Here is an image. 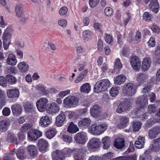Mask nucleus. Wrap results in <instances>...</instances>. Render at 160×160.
Segmentation results:
<instances>
[{"instance_id":"f257e3e1","label":"nucleus","mask_w":160,"mask_h":160,"mask_svg":"<svg viewBox=\"0 0 160 160\" xmlns=\"http://www.w3.org/2000/svg\"><path fill=\"white\" fill-rule=\"evenodd\" d=\"M108 125L106 123L92 124L89 128V132L92 135H99L103 133L107 129Z\"/></svg>"},{"instance_id":"f03ea898","label":"nucleus","mask_w":160,"mask_h":160,"mask_svg":"<svg viewBox=\"0 0 160 160\" xmlns=\"http://www.w3.org/2000/svg\"><path fill=\"white\" fill-rule=\"evenodd\" d=\"M110 84L107 79L101 80L98 82L94 87V91L97 93L103 92L107 89Z\"/></svg>"},{"instance_id":"7ed1b4c3","label":"nucleus","mask_w":160,"mask_h":160,"mask_svg":"<svg viewBox=\"0 0 160 160\" xmlns=\"http://www.w3.org/2000/svg\"><path fill=\"white\" fill-rule=\"evenodd\" d=\"M122 91L124 95L127 96H132L135 94L137 88L132 83H125L123 86Z\"/></svg>"},{"instance_id":"20e7f679","label":"nucleus","mask_w":160,"mask_h":160,"mask_svg":"<svg viewBox=\"0 0 160 160\" xmlns=\"http://www.w3.org/2000/svg\"><path fill=\"white\" fill-rule=\"evenodd\" d=\"M131 105V102L129 100H124L118 105L116 111L118 113L125 112L130 109Z\"/></svg>"},{"instance_id":"39448f33","label":"nucleus","mask_w":160,"mask_h":160,"mask_svg":"<svg viewBox=\"0 0 160 160\" xmlns=\"http://www.w3.org/2000/svg\"><path fill=\"white\" fill-rule=\"evenodd\" d=\"M79 102V99L74 96L67 97L63 101L64 104L69 107H74L78 105Z\"/></svg>"},{"instance_id":"423d86ee","label":"nucleus","mask_w":160,"mask_h":160,"mask_svg":"<svg viewBox=\"0 0 160 160\" xmlns=\"http://www.w3.org/2000/svg\"><path fill=\"white\" fill-rule=\"evenodd\" d=\"M74 140L77 143L84 144L88 140L87 134L84 132H78L75 135Z\"/></svg>"},{"instance_id":"0eeeda50","label":"nucleus","mask_w":160,"mask_h":160,"mask_svg":"<svg viewBox=\"0 0 160 160\" xmlns=\"http://www.w3.org/2000/svg\"><path fill=\"white\" fill-rule=\"evenodd\" d=\"M47 98H42L38 99L36 102V106L38 111L43 112L46 109L48 102Z\"/></svg>"},{"instance_id":"6e6552de","label":"nucleus","mask_w":160,"mask_h":160,"mask_svg":"<svg viewBox=\"0 0 160 160\" xmlns=\"http://www.w3.org/2000/svg\"><path fill=\"white\" fill-rule=\"evenodd\" d=\"M42 135V132L39 130H30L28 132V138L31 141H36Z\"/></svg>"},{"instance_id":"1a4fd4ad","label":"nucleus","mask_w":160,"mask_h":160,"mask_svg":"<svg viewBox=\"0 0 160 160\" xmlns=\"http://www.w3.org/2000/svg\"><path fill=\"white\" fill-rule=\"evenodd\" d=\"M148 103L147 97L145 95L139 97L136 100V104L139 108H143L146 107Z\"/></svg>"},{"instance_id":"9d476101","label":"nucleus","mask_w":160,"mask_h":160,"mask_svg":"<svg viewBox=\"0 0 160 160\" xmlns=\"http://www.w3.org/2000/svg\"><path fill=\"white\" fill-rule=\"evenodd\" d=\"M48 143L45 139L41 138L38 142V146L39 151L42 152H45L48 147Z\"/></svg>"},{"instance_id":"9b49d317","label":"nucleus","mask_w":160,"mask_h":160,"mask_svg":"<svg viewBox=\"0 0 160 160\" xmlns=\"http://www.w3.org/2000/svg\"><path fill=\"white\" fill-rule=\"evenodd\" d=\"M130 63L134 69L138 71L140 69L141 66V62L137 57H132L130 60Z\"/></svg>"},{"instance_id":"f8f14e48","label":"nucleus","mask_w":160,"mask_h":160,"mask_svg":"<svg viewBox=\"0 0 160 160\" xmlns=\"http://www.w3.org/2000/svg\"><path fill=\"white\" fill-rule=\"evenodd\" d=\"M100 142L99 139L93 138L91 139L88 142L87 146L90 149H97L99 148Z\"/></svg>"},{"instance_id":"ddd939ff","label":"nucleus","mask_w":160,"mask_h":160,"mask_svg":"<svg viewBox=\"0 0 160 160\" xmlns=\"http://www.w3.org/2000/svg\"><path fill=\"white\" fill-rule=\"evenodd\" d=\"M7 96L9 98H18L19 96V91L17 88H13L8 89L7 91Z\"/></svg>"},{"instance_id":"4468645a","label":"nucleus","mask_w":160,"mask_h":160,"mask_svg":"<svg viewBox=\"0 0 160 160\" xmlns=\"http://www.w3.org/2000/svg\"><path fill=\"white\" fill-rule=\"evenodd\" d=\"M91 120L89 118H85L78 121V126L81 128H86L91 124Z\"/></svg>"},{"instance_id":"2eb2a0df","label":"nucleus","mask_w":160,"mask_h":160,"mask_svg":"<svg viewBox=\"0 0 160 160\" xmlns=\"http://www.w3.org/2000/svg\"><path fill=\"white\" fill-rule=\"evenodd\" d=\"M66 119L64 113L61 112L56 118L55 123L56 126L58 127L62 126L65 122Z\"/></svg>"},{"instance_id":"dca6fc26","label":"nucleus","mask_w":160,"mask_h":160,"mask_svg":"<svg viewBox=\"0 0 160 160\" xmlns=\"http://www.w3.org/2000/svg\"><path fill=\"white\" fill-rule=\"evenodd\" d=\"M52 157L53 160H63L64 155L62 150H57L52 153Z\"/></svg>"},{"instance_id":"f3484780","label":"nucleus","mask_w":160,"mask_h":160,"mask_svg":"<svg viewBox=\"0 0 160 160\" xmlns=\"http://www.w3.org/2000/svg\"><path fill=\"white\" fill-rule=\"evenodd\" d=\"M114 146L118 149H121L125 146V140L123 138H119L115 139L113 144Z\"/></svg>"},{"instance_id":"a211bd4d","label":"nucleus","mask_w":160,"mask_h":160,"mask_svg":"<svg viewBox=\"0 0 160 160\" xmlns=\"http://www.w3.org/2000/svg\"><path fill=\"white\" fill-rule=\"evenodd\" d=\"M152 61L149 57L145 58L142 61L141 68L143 71H147L150 67Z\"/></svg>"},{"instance_id":"6ab92c4d","label":"nucleus","mask_w":160,"mask_h":160,"mask_svg":"<svg viewBox=\"0 0 160 160\" xmlns=\"http://www.w3.org/2000/svg\"><path fill=\"white\" fill-rule=\"evenodd\" d=\"M51 122L50 118L47 116H45L41 117L39 121V124L42 127H46L48 126Z\"/></svg>"},{"instance_id":"aec40b11","label":"nucleus","mask_w":160,"mask_h":160,"mask_svg":"<svg viewBox=\"0 0 160 160\" xmlns=\"http://www.w3.org/2000/svg\"><path fill=\"white\" fill-rule=\"evenodd\" d=\"M11 109L13 114L16 116L20 114L22 111L21 105L19 104H15L12 105Z\"/></svg>"},{"instance_id":"412c9836","label":"nucleus","mask_w":160,"mask_h":160,"mask_svg":"<svg viewBox=\"0 0 160 160\" xmlns=\"http://www.w3.org/2000/svg\"><path fill=\"white\" fill-rule=\"evenodd\" d=\"M17 67L19 70L22 73H24L28 71L29 69V65L25 61L19 62Z\"/></svg>"},{"instance_id":"4be33fe9","label":"nucleus","mask_w":160,"mask_h":160,"mask_svg":"<svg viewBox=\"0 0 160 160\" xmlns=\"http://www.w3.org/2000/svg\"><path fill=\"white\" fill-rule=\"evenodd\" d=\"M160 133V128L156 127L149 130L148 132V136L151 139L155 138Z\"/></svg>"},{"instance_id":"5701e85b","label":"nucleus","mask_w":160,"mask_h":160,"mask_svg":"<svg viewBox=\"0 0 160 160\" xmlns=\"http://www.w3.org/2000/svg\"><path fill=\"white\" fill-rule=\"evenodd\" d=\"M149 7L155 13L158 12L159 8L158 0H151L149 5Z\"/></svg>"},{"instance_id":"b1692460","label":"nucleus","mask_w":160,"mask_h":160,"mask_svg":"<svg viewBox=\"0 0 160 160\" xmlns=\"http://www.w3.org/2000/svg\"><path fill=\"white\" fill-rule=\"evenodd\" d=\"M129 121V118L127 116H121L119 119V123L118 125V127L120 129L123 128L126 126Z\"/></svg>"},{"instance_id":"393cba45","label":"nucleus","mask_w":160,"mask_h":160,"mask_svg":"<svg viewBox=\"0 0 160 160\" xmlns=\"http://www.w3.org/2000/svg\"><path fill=\"white\" fill-rule=\"evenodd\" d=\"M17 59L16 56L12 53L9 54L6 60V63L10 65H15L17 63Z\"/></svg>"},{"instance_id":"a878e982","label":"nucleus","mask_w":160,"mask_h":160,"mask_svg":"<svg viewBox=\"0 0 160 160\" xmlns=\"http://www.w3.org/2000/svg\"><path fill=\"white\" fill-rule=\"evenodd\" d=\"M50 104L51 106L49 109L48 110V112L49 114L56 113L59 112L60 110V107L59 105L55 103H52Z\"/></svg>"},{"instance_id":"bb28decb","label":"nucleus","mask_w":160,"mask_h":160,"mask_svg":"<svg viewBox=\"0 0 160 160\" xmlns=\"http://www.w3.org/2000/svg\"><path fill=\"white\" fill-rule=\"evenodd\" d=\"M111 154L110 152L107 153L103 157L92 156L90 157L88 160H108L110 159Z\"/></svg>"},{"instance_id":"cd10ccee","label":"nucleus","mask_w":160,"mask_h":160,"mask_svg":"<svg viewBox=\"0 0 160 160\" xmlns=\"http://www.w3.org/2000/svg\"><path fill=\"white\" fill-rule=\"evenodd\" d=\"M115 84L121 85L123 84L126 79V77L123 74L118 76L114 78Z\"/></svg>"},{"instance_id":"c85d7f7f","label":"nucleus","mask_w":160,"mask_h":160,"mask_svg":"<svg viewBox=\"0 0 160 160\" xmlns=\"http://www.w3.org/2000/svg\"><path fill=\"white\" fill-rule=\"evenodd\" d=\"M153 141L154 143L150 145V148L152 151H156L160 149V138Z\"/></svg>"},{"instance_id":"c756f323","label":"nucleus","mask_w":160,"mask_h":160,"mask_svg":"<svg viewBox=\"0 0 160 160\" xmlns=\"http://www.w3.org/2000/svg\"><path fill=\"white\" fill-rule=\"evenodd\" d=\"M102 147L104 149H108L111 145V140L109 137L106 136L102 140Z\"/></svg>"},{"instance_id":"7c9ffc66","label":"nucleus","mask_w":160,"mask_h":160,"mask_svg":"<svg viewBox=\"0 0 160 160\" xmlns=\"http://www.w3.org/2000/svg\"><path fill=\"white\" fill-rule=\"evenodd\" d=\"M79 131V129L77 125L72 122H70L67 128L68 132L71 133H75Z\"/></svg>"},{"instance_id":"2f4dec72","label":"nucleus","mask_w":160,"mask_h":160,"mask_svg":"<svg viewBox=\"0 0 160 160\" xmlns=\"http://www.w3.org/2000/svg\"><path fill=\"white\" fill-rule=\"evenodd\" d=\"M138 141L135 142V146L138 148H142L144 147L145 138L144 137L140 136L138 138Z\"/></svg>"},{"instance_id":"473e14b6","label":"nucleus","mask_w":160,"mask_h":160,"mask_svg":"<svg viewBox=\"0 0 160 160\" xmlns=\"http://www.w3.org/2000/svg\"><path fill=\"white\" fill-rule=\"evenodd\" d=\"M88 72V69H85V70L81 72L78 76L77 78L75 81V82L78 83L80 82L83 79L85 78L87 76Z\"/></svg>"},{"instance_id":"72a5a7b5","label":"nucleus","mask_w":160,"mask_h":160,"mask_svg":"<svg viewBox=\"0 0 160 160\" xmlns=\"http://www.w3.org/2000/svg\"><path fill=\"white\" fill-rule=\"evenodd\" d=\"M99 107L97 105H94L91 109L92 116L93 117H97L99 116Z\"/></svg>"},{"instance_id":"f704fd0d","label":"nucleus","mask_w":160,"mask_h":160,"mask_svg":"<svg viewBox=\"0 0 160 160\" xmlns=\"http://www.w3.org/2000/svg\"><path fill=\"white\" fill-rule=\"evenodd\" d=\"M122 65L120 60L119 58L117 59L114 62V68L113 72L118 73L120 70L122 68Z\"/></svg>"},{"instance_id":"c9c22d12","label":"nucleus","mask_w":160,"mask_h":160,"mask_svg":"<svg viewBox=\"0 0 160 160\" xmlns=\"http://www.w3.org/2000/svg\"><path fill=\"white\" fill-rule=\"evenodd\" d=\"M147 78V75L145 73H140L138 74L137 76V81L140 84H142Z\"/></svg>"},{"instance_id":"e433bc0d","label":"nucleus","mask_w":160,"mask_h":160,"mask_svg":"<svg viewBox=\"0 0 160 160\" xmlns=\"http://www.w3.org/2000/svg\"><path fill=\"white\" fill-rule=\"evenodd\" d=\"M27 149L28 153L31 156H34L37 154V148L34 145H30L28 147Z\"/></svg>"},{"instance_id":"4c0bfd02","label":"nucleus","mask_w":160,"mask_h":160,"mask_svg":"<svg viewBox=\"0 0 160 160\" xmlns=\"http://www.w3.org/2000/svg\"><path fill=\"white\" fill-rule=\"evenodd\" d=\"M9 125V122L7 120H2L0 121V131L6 130Z\"/></svg>"},{"instance_id":"58836bf2","label":"nucleus","mask_w":160,"mask_h":160,"mask_svg":"<svg viewBox=\"0 0 160 160\" xmlns=\"http://www.w3.org/2000/svg\"><path fill=\"white\" fill-rule=\"evenodd\" d=\"M57 131L55 128H52L47 131L46 132V136L48 139H50L53 138L56 134Z\"/></svg>"},{"instance_id":"ea45409f","label":"nucleus","mask_w":160,"mask_h":160,"mask_svg":"<svg viewBox=\"0 0 160 160\" xmlns=\"http://www.w3.org/2000/svg\"><path fill=\"white\" fill-rule=\"evenodd\" d=\"M8 139L13 144L17 145L18 144V142L17 138L14 134L9 133L8 135Z\"/></svg>"},{"instance_id":"a19ab883","label":"nucleus","mask_w":160,"mask_h":160,"mask_svg":"<svg viewBox=\"0 0 160 160\" xmlns=\"http://www.w3.org/2000/svg\"><path fill=\"white\" fill-rule=\"evenodd\" d=\"M85 154L82 153L81 150L74 153L73 158L74 160H85Z\"/></svg>"},{"instance_id":"79ce46f5","label":"nucleus","mask_w":160,"mask_h":160,"mask_svg":"<svg viewBox=\"0 0 160 160\" xmlns=\"http://www.w3.org/2000/svg\"><path fill=\"white\" fill-rule=\"evenodd\" d=\"M15 12L17 16L18 17H20L23 15V10L21 5H17L15 8Z\"/></svg>"},{"instance_id":"37998d69","label":"nucleus","mask_w":160,"mask_h":160,"mask_svg":"<svg viewBox=\"0 0 160 160\" xmlns=\"http://www.w3.org/2000/svg\"><path fill=\"white\" fill-rule=\"evenodd\" d=\"M92 35V32L89 30H86L84 31L82 34L83 39L86 40L88 41Z\"/></svg>"},{"instance_id":"c03bdc74","label":"nucleus","mask_w":160,"mask_h":160,"mask_svg":"<svg viewBox=\"0 0 160 160\" xmlns=\"http://www.w3.org/2000/svg\"><path fill=\"white\" fill-rule=\"evenodd\" d=\"M150 153V152L149 150H147L146 151L142 156H140V160H151V158Z\"/></svg>"},{"instance_id":"a18cd8bd","label":"nucleus","mask_w":160,"mask_h":160,"mask_svg":"<svg viewBox=\"0 0 160 160\" xmlns=\"http://www.w3.org/2000/svg\"><path fill=\"white\" fill-rule=\"evenodd\" d=\"M16 155L18 158L20 160H24L26 156L25 151L22 149L18 150Z\"/></svg>"},{"instance_id":"49530a36","label":"nucleus","mask_w":160,"mask_h":160,"mask_svg":"<svg viewBox=\"0 0 160 160\" xmlns=\"http://www.w3.org/2000/svg\"><path fill=\"white\" fill-rule=\"evenodd\" d=\"M80 89L82 92L88 93L91 90V86L89 83H86L81 86Z\"/></svg>"},{"instance_id":"de8ad7c7","label":"nucleus","mask_w":160,"mask_h":160,"mask_svg":"<svg viewBox=\"0 0 160 160\" xmlns=\"http://www.w3.org/2000/svg\"><path fill=\"white\" fill-rule=\"evenodd\" d=\"M38 89L40 93L43 95L48 94L49 92V90L44 86L39 85L38 87Z\"/></svg>"},{"instance_id":"09e8293b","label":"nucleus","mask_w":160,"mask_h":160,"mask_svg":"<svg viewBox=\"0 0 160 160\" xmlns=\"http://www.w3.org/2000/svg\"><path fill=\"white\" fill-rule=\"evenodd\" d=\"M153 18V16L149 12H145L143 14V19L146 21H151Z\"/></svg>"},{"instance_id":"8fccbe9b","label":"nucleus","mask_w":160,"mask_h":160,"mask_svg":"<svg viewBox=\"0 0 160 160\" xmlns=\"http://www.w3.org/2000/svg\"><path fill=\"white\" fill-rule=\"evenodd\" d=\"M5 94L4 92L2 91L0 93V108H2L5 104Z\"/></svg>"},{"instance_id":"3c124183","label":"nucleus","mask_w":160,"mask_h":160,"mask_svg":"<svg viewBox=\"0 0 160 160\" xmlns=\"http://www.w3.org/2000/svg\"><path fill=\"white\" fill-rule=\"evenodd\" d=\"M117 160H136V157L135 155H132L129 156L121 157L116 158Z\"/></svg>"},{"instance_id":"603ef678","label":"nucleus","mask_w":160,"mask_h":160,"mask_svg":"<svg viewBox=\"0 0 160 160\" xmlns=\"http://www.w3.org/2000/svg\"><path fill=\"white\" fill-rule=\"evenodd\" d=\"M142 123L140 121H134L133 122V128L134 132H137L140 129Z\"/></svg>"},{"instance_id":"864d4df0","label":"nucleus","mask_w":160,"mask_h":160,"mask_svg":"<svg viewBox=\"0 0 160 160\" xmlns=\"http://www.w3.org/2000/svg\"><path fill=\"white\" fill-rule=\"evenodd\" d=\"M6 78H7L8 82L11 84H15L17 82L16 78L14 76L8 75L6 76Z\"/></svg>"},{"instance_id":"5fc2aeb1","label":"nucleus","mask_w":160,"mask_h":160,"mask_svg":"<svg viewBox=\"0 0 160 160\" xmlns=\"http://www.w3.org/2000/svg\"><path fill=\"white\" fill-rule=\"evenodd\" d=\"M104 12L106 15L109 17L113 15V11L112 8L110 7H107L105 9Z\"/></svg>"},{"instance_id":"6e6d98bb","label":"nucleus","mask_w":160,"mask_h":160,"mask_svg":"<svg viewBox=\"0 0 160 160\" xmlns=\"http://www.w3.org/2000/svg\"><path fill=\"white\" fill-rule=\"evenodd\" d=\"M157 110L156 105L155 104L149 105L148 107V112L150 114L155 113Z\"/></svg>"},{"instance_id":"4d7b16f0","label":"nucleus","mask_w":160,"mask_h":160,"mask_svg":"<svg viewBox=\"0 0 160 160\" xmlns=\"http://www.w3.org/2000/svg\"><path fill=\"white\" fill-rule=\"evenodd\" d=\"M12 37V35L9 32H5L4 33L3 41L6 42L10 41L11 38Z\"/></svg>"},{"instance_id":"13d9d810","label":"nucleus","mask_w":160,"mask_h":160,"mask_svg":"<svg viewBox=\"0 0 160 160\" xmlns=\"http://www.w3.org/2000/svg\"><path fill=\"white\" fill-rule=\"evenodd\" d=\"M25 110L26 112L30 111L33 108L32 104L30 102H26L24 105Z\"/></svg>"},{"instance_id":"bf43d9fd","label":"nucleus","mask_w":160,"mask_h":160,"mask_svg":"<svg viewBox=\"0 0 160 160\" xmlns=\"http://www.w3.org/2000/svg\"><path fill=\"white\" fill-rule=\"evenodd\" d=\"M68 8L66 7H63L60 9L59 13L61 16H63L65 15L68 11Z\"/></svg>"},{"instance_id":"052dcab7","label":"nucleus","mask_w":160,"mask_h":160,"mask_svg":"<svg viewBox=\"0 0 160 160\" xmlns=\"http://www.w3.org/2000/svg\"><path fill=\"white\" fill-rule=\"evenodd\" d=\"M32 124L30 123H26L23 124L21 130L22 131L25 132L29 129L32 128Z\"/></svg>"},{"instance_id":"680f3d73","label":"nucleus","mask_w":160,"mask_h":160,"mask_svg":"<svg viewBox=\"0 0 160 160\" xmlns=\"http://www.w3.org/2000/svg\"><path fill=\"white\" fill-rule=\"evenodd\" d=\"M104 38L106 42L108 44H112L113 42L112 37L110 34H105Z\"/></svg>"},{"instance_id":"e2e57ef3","label":"nucleus","mask_w":160,"mask_h":160,"mask_svg":"<svg viewBox=\"0 0 160 160\" xmlns=\"http://www.w3.org/2000/svg\"><path fill=\"white\" fill-rule=\"evenodd\" d=\"M118 93V90L116 87L112 88L110 90V93L112 97H115Z\"/></svg>"},{"instance_id":"0e129e2a","label":"nucleus","mask_w":160,"mask_h":160,"mask_svg":"<svg viewBox=\"0 0 160 160\" xmlns=\"http://www.w3.org/2000/svg\"><path fill=\"white\" fill-rule=\"evenodd\" d=\"M93 27L97 31L101 32L102 30V25L99 22H95L93 24Z\"/></svg>"},{"instance_id":"69168bd1","label":"nucleus","mask_w":160,"mask_h":160,"mask_svg":"<svg viewBox=\"0 0 160 160\" xmlns=\"http://www.w3.org/2000/svg\"><path fill=\"white\" fill-rule=\"evenodd\" d=\"M73 150L70 148H66L64 150L63 152L64 157H69L72 153Z\"/></svg>"},{"instance_id":"338daca9","label":"nucleus","mask_w":160,"mask_h":160,"mask_svg":"<svg viewBox=\"0 0 160 160\" xmlns=\"http://www.w3.org/2000/svg\"><path fill=\"white\" fill-rule=\"evenodd\" d=\"M148 45L150 47H153L155 45L156 42L154 38L151 37L148 42Z\"/></svg>"},{"instance_id":"774afa93","label":"nucleus","mask_w":160,"mask_h":160,"mask_svg":"<svg viewBox=\"0 0 160 160\" xmlns=\"http://www.w3.org/2000/svg\"><path fill=\"white\" fill-rule=\"evenodd\" d=\"M62 138L63 141L67 142H70L72 141V138L71 137L66 135L62 136Z\"/></svg>"}]
</instances>
